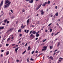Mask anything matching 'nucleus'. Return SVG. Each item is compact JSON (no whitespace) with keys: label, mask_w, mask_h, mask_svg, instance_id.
I'll list each match as a JSON object with an SVG mask.
<instances>
[{"label":"nucleus","mask_w":63,"mask_h":63,"mask_svg":"<svg viewBox=\"0 0 63 63\" xmlns=\"http://www.w3.org/2000/svg\"><path fill=\"white\" fill-rule=\"evenodd\" d=\"M9 4H7L6 5L4 6V9L5 8H7V7H9Z\"/></svg>","instance_id":"obj_1"},{"label":"nucleus","mask_w":63,"mask_h":63,"mask_svg":"<svg viewBox=\"0 0 63 63\" xmlns=\"http://www.w3.org/2000/svg\"><path fill=\"white\" fill-rule=\"evenodd\" d=\"M33 34H31L30 36V38H33L34 37V36H33Z\"/></svg>","instance_id":"obj_2"},{"label":"nucleus","mask_w":63,"mask_h":63,"mask_svg":"<svg viewBox=\"0 0 63 63\" xmlns=\"http://www.w3.org/2000/svg\"><path fill=\"white\" fill-rule=\"evenodd\" d=\"M19 48V47H18L17 48H16L15 49V51H16V52H17V50Z\"/></svg>","instance_id":"obj_3"},{"label":"nucleus","mask_w":63,"mask_h":63,"mask_svg":"<svg viewBox=\"0 0 63 63\" xmlns=\"http://www.w3.org/2000/svg\"><path fill=\"white\" fill-rule=\"evenodd\" d=\"M3 2L4 1L3 0H2L1 1L0 4V6H2V5H3Z\"/></svg>","instance_id":"obj_4"},{"label":"nucleus","mask_w":63,"mask_h":63,"mask_svg":"<svg viewBox=\"0 0 63 63\" xmlns=\"http://www.w3.org/2000/svg\"><path fill=\"white\" fill-rule=\"evenodd\" d=\"M29 3H32L33 2V0H31L29 1Z\"/></svg>","instance_id":"obj_5"},{"label":"nucleus","mask_w":63,"mask_h":63,"mask_svg":"<svg viewBox=\"0 0 63 63\" xmlns=\"http://www.w3.org/2000/svg\"><path fill=\"white\" fill-rule=\"evenodd\" d=\"M9 30L10 32L12 31L13 30V28H10V29H9Z\"/></svg>","instance_id":"obj_6"},{"label":"nucleus","mask_w":63,"mask_h":63,"mask_svg":"<svg viewBox=\"0 0 63 63\" xmlns=\"http://www.w3.org/2000/svg\"><path fill=\"white\" fill-rule=\"evenodd\" d=\"M47 47V46H44L43 47V48H44V49H45L46 50Z\"/></svg>","instance_id":"obj_7"},{"label":"nucleus","mask_w":63,"mask_h":63,"mask_svg":"<svg viewBox=\"0 0 63 63\" xmlns=\"http://www.w3.org/2000/svg\"><path fill=\"white\" fill-rule=\"evenodd\" d=\"M9 1L8 0H6V1L5 2V4H8L9 3Z\"/></svg>","instance_id":"obj_8"},{"label":"nucleus","mask_w":63,"mask_h":63,"mask_svg":"<svg viewBox=\"0 0 63 63\" xmlns=\"http://www.w3.org/2000/svg\"><path fill=\"white\" fill-rule=\"evenodd\" d=\"M49 58H50V59H51V60H53V57H52V56H50L49 57Z\"/></svg>","instance_id":"obj_9"},{"label":"nucleus","mask_w":63,"mask_h":63,"mask_svg":"<svg viewBox=\"0 0 63 63\" xmlns=\"http://www.w3.org/2000/svg\"><path fill=\"white\" fill-rule=\"evenodd\" d=\"M28 50H30L31 49V48H30V47L29 46L28 47Z\"/></svg>","instance_id":"obj_10"},{"label":"nucleus","mask_w":63,"mask_h":63,"mask_svg":"<svg viewBox=\"0 0 63 63\" xmlns=\"http://www.w3.org/2000/svg\"><path fill=\"white\" fill-rule=\"evenodd\" d=\"M8 21V20L7 19H5L4 20V23H6V22H7V21Z\"/></svg>","instance_id":"obj_11"},{"label":"nucleus","mask_w":63,"mask_h":63,"mask_svg":"<svg viewBox=\"0 0 63 63\" xmlns=\"http://www.w3.org/2000/svg\"><path fill=\"white\" fill-rule=\"evenodd\" d=\"M9 54V51H7L6 52V54L7 55H8Z\"/></svg>","instance_id":"obj_12"},{"label":"nucleus","mask_w":63,"mask_h":63,"mask_svg":"<svg viewBox=\"0 0 63 63\" xmlns=\"http://www.w3.org/2000/svg\"><path fill=\"white\" fill-rule=\"evenodd\" d=\"M4 28V27H0V30L1 29H3Z\"/></svg>","instance_id":"obj_13"},{"label":"nucleus","mask_w":63,"mask_h":63,"mask_svg":"<svg viewBox=\"0 0 63 63\" xmlns=\"http://www.w3.org/2000/svg\"><path fill=\"white\" fill-rule=\"evenodd\" d=\"M32 33L33 34H36V32L34 31H33V32H32Z\"/></svg>","instance_id":"obj_14"},{"label":"nucleus","mask_w":63,"mask_h":63,"mask_svg":"<svg viewBox=\"0 0 63 63\" xmlns=\"http://www.w3.org/2000/svg\"><path fill=\"white\" fill-rule=\"evenodd\" d=\"M26 51V50H25L22 53V54H24L25 53V52Z\"/></svg>","instance_id":"obj_15"},{"label":"nucleus","mask_w":63,"mask_h":63,"mask_svg":"<svg viewBox=\"0 0 63 63\" xmlns=\"http://www.w3.org/2000/svg\"><path fill=\"white\" fill-rule=\"evenodd\" d=\"M60 45V42H59L58 43V44L57 45V47H59V46Z\"/></svg>","instance_id":"obj_16"},{"label":"nucleus","mask_w":63,"mask_h":63,"mask_svg":"<svg viewBox=\"0 0 63 63\" xmlns=\"http://www.w3.org/2000/svg\"><path fill=\"white\" fill-rule=\"evenodd\" d=\"M18 32H21V29H19L18 31Z\"/></svg>","instance_id":"obj_17"},{"label":"nucleus","mask_w":63,"mask_h":63,"mask_svg":"<svg viewBox=\"0 0 63 63\" xmlns=\"http://www.w3.org/2000/svg\"><path fill=\"white\" fill-rule=\"evenodd\" d=\"M41 6H42V4H40L38 6V7L39 8H40V7H41Z\"/></svg>","instance_id":"obj_18"},{"label":"nucleus","mask_w":63,"mask_h":63,"mask_svg":"<svg viewBox=\"0 0 63 63\" xmlns=\"http://www.w3.org/2000/svg\"><path fill=\"white\" fill-rule=\"evenodd\" d=\"M40 36V34H37L36 35V37H39Z\"/></svg>","instance_id":"obj_19"},{"label":"nucleus","mask_w":63,"mask_h":63,"mask_svg":"<svg viewBox=\"0 0 63 63\" xmlns=\"http://www.w3.org/2000/svg\"><path fill=\"white\" fill-rule=\"evenodd\" d=\"M15 18V16H12V17L11 18V19H13V18Z\"/></svg>","instance_id":"obj_20"},{"label":"nucleus","mask_w":63,"mask_h":63,"mask_svg":"<svg viewBox=\"0 0 63 63\" xmlns=\"http://www.w3.org/2000/svg\"><path fill=\"white\" fill-rule=\"evenodd\" d=\"M58 13H56L55 15L56 16H58Z\"/></svg>","instance_id":"obj_21"},{"label":"nucleus","mask_w":63,"mask_h":63,"mask_svg":"<svg viewBox=\"0 0 63 63\" xmlns=\"http://www.w3.org/2000/svg\"><path fill=\"white\" fill-rule=\"evenodd\" d=\"M46 50V49H44V48H43L42 50V51H45V50Z\"/></svg>","instance_id":"obj_22"},{"label":"nucleus","mask_w":63,"mask_h":63,"mask_svg":"<svg viewBox=\"0 0 63 63\" xmlns=\"http://www.w3.org/2000/svg\"><path fill=\"white\" fill-rule=\"evenodd\" d=\"M30 27H33V26H34V25H32L30 26Z\"/></svg>","instance_id":"obj_23"},{"label":"nucleus","mask_w":63,"mask_h":63,"mask_svg":"<svg viewBox=\"0 0 63 63\" xmlns=\"http://www.w3.org/2000/svg\"><path fill=\"white\" fill-rule=\"evenodd\" d=\"M50 49H52L53 48V47L52 46H51L50 47Z\"/></svg>","instance_id":"obj_24"},{"label":"nucleus","mask_w":63,"mask_h":63,"mask_svg":"<svg viewBox=\"0 0 63 63\" xmlns=\"http://www.w3.org/2000/svg\"><path fill=\"white\" fill-rule=\"evenodd\" d=\"M29 19H28V20H27V23H29Z\"/></svg>","instance_id":"obj_25"},{"label":"nucleus","mask_w":63,"mask_h":63,"mask_svg":"<svg viewBox=\"0 0 63 63\" xmlns=\"http://www.w3.org/2000/svg\"><path fill=\"white\" fill-rule=\"evenodd\" d=\"M10 30H9V29L7 31V32H6V33H8V32H10Z\"/></svg>","instance_id":"obj_26"},{"label":"nucleus","mask_w":63,"mask_h":63,"mask_svg":"<svg viewBox=\"0 0 63 63\" xmlns=\"http://www.w3.org/2000/svg\"><path fill=\"white\" fill-rule=\"evenodd\" d=\"M52 31V29H50V32H51Z\"/></svg>","instance_id":"obj_27"},{"label":"nucleus","mask_w":63,"mask_h":63,"mask_svg":"<svg viewBox=\"0 0 63 63\" xmlns=\"http://www.w3.org/2000/svg\"><path fill=\"white\" fill-rule=\"evenodd\" d=\"M10 40V38H9L7 39V41H9Z\"/></svg>","instance_id":"obj_28"},{"label":"nucleus","mask_w":63,"mask_h":63,"mask_svg":"<svg viewBox=\"0 0 63 63\" xmlns=\"http://www.w3.org/2000/svg\"><path fill=\"white\" fill-rule=\"evenodd\" d=\"M29 58H28L27 59V62H29Z\"/></svg>","instance_id":"obj_29"},{"label":"nucleus","mask_w":63,"mask_h":63,"mask_svg":"<svg viewBox=\"0 0 63 63\" xmlns=\"http://www.w3.org/2000/svg\"><path fill=\"white\" fill-rule=\"evenodd\" d=\"M44 12H41V15H44Z\"/></svg>","instance_id":"obj_30"},{"label":"nucleus","mask_w":63,"mask_h":63,"mask_svg":"<svg viewBox=\"0 0 63 63\" xmlns=\"http://www.w3.org/2000/svg\"><path fill=\"white\" fill-rule=\"evenodd\" d=\"M29 32V30H27V32H26V33H28Z\"/></svg>","instance_id":"obj_31"},{"label":"nucleus","mask_w":63,"mask_h":63,"mask_svg":"<svg viewBox=\"0 0 63 63\" xmlns=\"http://www.w3.org/2000/svg\"><path fill=\"white\" fill-rule=\"evenodd\" d=\"M42 6H46V5L45 4H44L43 3V4H42Z\"/></svg>","instance_id":"obj_32"},{"label":"nucleus","mask_w":63,"mask_h":63,"mask_svg":"<svg viewBox=\"0 0 63 63\" xmlns=\"http://www.w3.org/2000/svg\"><path fill=\"white\" fill-rule=\"evenodd\" d=\"M52 24V23L50 24H49V25H48V26H50V25H51Z\"/></svg>","instance_id":"obj_33"},{"label":"nucleus","mask_w":63,"mask_h":63,"mask_svg":"<svg viewBox=\"0 0 63 63\" xmlns=\"http://www.w3.org/2000/svg\"><path fill=\"white\" fill-rule=\"evenodd\" d=\"M33 31H31L30 33V34H31V33H32V32Z\"/></svg>","instance_id":"obj_34"},{"label":"nucleus","mask_w":63,"mask_h":63,"mask_svg":"<svg viewBox=\"0 0 63 63\" xmlns=\"http://www.w3.org/2000/svg\"><path fill=\"white\" fill-rule=\"evenodd\" d=\"M34 51H32V54H33V53H34Z\"/></svg>","instance_id":"obj_35"},{"label":"nucleus","mask_w":63,"mask_h":63,"mask_svg":"<svg viewBox=\"0 0 63 63\" xmlns=\"http://www.w3.org/2000/svg\"><path fill=\"white\" fill-rule=\"evenodd\" d=\"M46 40H47L46 39H45L43 41V42H45V41H46Z\"/></svg>","instance_id":"obj_36"},{"label":"nucleus","mask_w":63,"mask_h":63,"mask_svg":"<svg viewBox=\"0 0 63 63\" xmlns=\"http://www.w3.org/2000/svg\"><path fill=\"white\" fill-rule=\"evenodd\" d=\"M39 9V8L38 7H37V8H36V10H38V9Z\"/></svg>","instance_id":"obj_37"},{"label":"nucleus","mask_w":63,"mask_h":63,"mask_svg":"<svg viewBox=\"0 0 63 63\" xmlns=\"http://www.w3.org/2000/svg\"><path fill=\"white\" fill-rule=\"evenodd\" d=\"M30 60H32V61H33V60H34V59L32 58H31Z\"/></svg>","instance_id":"obj_38"},{"label":"nucleus","mask_w":63,"mask_h":63,"mask_svg":"<svg viewBox=\"0 0 63 63\" xmlns=\"http://www.w3.org/2000/svg\"><path fill=\"white\" fill-rule=\"evenodd\" d=\"M22 34H20L19 35V36L20 37H21V36H22Z\"/></svg>","instance_id":"obj_39"},{"label":"nucleus","mask_w":63,"mask_h":63,"mask_svg":"<svg viewBox=\"0 0 63 63\" xmlns=\"http://www.w3.org/2000/svg\"><path fill=\"white\" fill-rule=\"evenodd\" d=\"M10 22L9 21H8L7 22V24H8V23H9Z\"/></svg>","instance_id":"obj_40"},{"label":"nucleus","mask_w":63,"mask_h":63,"mask_svg":"<svg viewBox=\"0 0 63 63\" xmlns=\"http://www.w3.org/2000/svg\"><path fill=\"white\" fill-rule=\"evenodd\" d=\"M40 12H41V13H42V12H43V10H41L40 11Z\"/></svg>","instance_id":"obj_41"},{"label":"nucleus","mask_w":63,"mask_h":63,"mask_svg":"<svg viewBox=\"0 0 63 63\" xmlns=\"http://www.w3.org/2000/svg\"><path fill=\"white\" fill-rule=\"evenodd\" d=\"M48 4H50V1H48Z\"/></svg>","instance_id":"obj_42"},{"label":"nucleus","mask_w":63,"mask_h":63,"mask_svg":"<svg viewBox=\"0 0 63 63\" xmlns=\"http://www.w3.org/2000/svg\"><path fill=\"white\" fill-rule=\"evenodd\" d=\"M38 39H39V38H35V40H38Z\"/></svg>","instance_id":"obj_43"},{"label":"nucleus","mask_w":63,"mask_h":63,"mask_svg":"<svg viewBox=\"0 0 63 63\" xmlns=\"http://www.w3.org/2000/svg\"><path fill=\"white\" fill-rule=\"evenodd\" d=\"M18 21H16V24H17V23H18Z\"/></svg>","instance_id":"obj_44"},{"label":"nucleus","mask_w":63,"mask_h":63,"mask_svg":"<svg viewBox=\"0 0 63 63\" xmlns=\"http://www.w3.org/2000/svg\"><path fill=\"white\" fill-rule=\"evenodd\" d=\"M11 12L12 13H13V10H11Z\"/></svg>","instance_id":"obj_45"},{"label":"nucleus","mask_w":63,"mask_h":63,"mask_svg":"<svg viewBox=\"0 0 63 63\" xmlns=\"http://www.w3.org/2000/svg\"><path fill=\"white\" fill-rule=\"evenodd\" d=\"M6 46L7 47H8V46H9V44H6Z\"/></svg>","instance_id":"obj_46"},{"label":"nucleus","mask_w":63,"mask_h":63,"mask_svg":"<svg viewBox=\"0 0 63 63\" xmlns=\"http://www.w3.org/2000/svg\"><path fill=\"white\" fill-rule=\"evenodd\" d=\"M39 56H39V55H38V56L37 57L35 58V59H37V58L38 57H39Z\"/></svg>","instance_id":"obj_47"},{"label":"nucleus","mask_w":63,"mask_h":63,"mask_svg":"<svg viewBox=\"0 0 63 63\" xmlns=\"http://www.w3.org/2000/svg\"><path fill=\"white\" fill-rule=\"evenodd\" d=\"M55 9H57V6H55Z\"/></svg>","instance_id":"obj_48"},{"label":"nucleus","mask_w":63,"mask_h":63,"mask_svg":"<svg viewBox=\"0 0 63 63\" xmlns=\"http://www.w3.org/2000/svg\"><path fill=\"white\" fill-rule=\"evenodd\" d=\"M47 2H45V5H47Z\"/></svg>","instance_id":"obj_49"},{"label":"nucleus","mask_w":63,"mask_h":63,"mask_svg":"<svg viewBox=\"0 0 63 63\" xmlns=\"http://www.w3.org/2000/svg\"><path fill=\"white\" fill-rule=\"evenodd\" d=\"M59 52H60V51H57V53H59Z\"/></svg>","instance_id":"obj_50"},{"label":"nucleus","mask_w":63,"mask_h":63,"mask_svg":"<svg viewBox=\"0 0 63 63\" xmlns=\"http://www.w3.org/2000/svg\"><path fill=\"white\" fill-rule=\"evenodd\" d=\"M54 33H52L51 34V35L52 36H53V34H54Z\"/></svg>","instance_id":"obj_51"},{"label":"nucleus","mask_w":63,"mask_h":63,"mask_svg":"<svg viewBox=\"0 0 63 63\" xmlns=\"http://www.w3.org/2000/svg\"><path fill=\"white\" fill-rule=\"evenodd\" d=\"M11 3V2H8V5H9V4H10V3Z\"/></svg>","instance_id":"obj_52"},{"label":"nucleus","mask_w":63,"mask_h":63,"mask_svg":"<svg viewBox=\"0 0 63 63\" xmlns=\"http://www.w3.org/2000/svg\"><path fill=\"white\" fill-rule=\"evenodd\" d=\"M59 59H61V60H62V59H63V58H59Z\"/></svg>","instance_id":"obj_53"},{"label":"nucleus","mask_w":63,"mask_h":63,"mask_svg":"<svg viewBox=\"0 0 63 63\" xmlns=\"http://www.w3.org/2000/svg\"><path fill=\"white\" fill-rule=\"evenodd\" d=\"M27 46V43H26V44L25 45V47H26V46Z\"/></svg>","instance_id":"obj_54"},{"label":"nucleus","mask_w":63,"mask_h":63,"mask_svg":"<svg viewBox=\"0 0 63 63\" xmlns=\"http://www.w3.org/2000/svg\"><path fill=\"white\" fill-rule=\"evenodd\" d=\"M25 11V10H23L22 11V12L23 13V12H24Z\"/></svg>","instance_id":"obj_55"},{"label":"nucleus","mask_w":63,"mask_h":63,"mask_svg":"<svg viewBox=\"0 0 63 63\" xmlns=\"http://www.w3.org/2000/svg\"><path fill=\"white\" fill-rule=\"evenodd\" d=\"M42 54L43 53H41L39 55V56H40V55H42Z\"/></svg>","instance_id":"obj_56"},{"label":"nucleus","mask_w":63,"mask_h":63,"mask_svg":"<svg viewBox=\"0 0 63 63\" xmlns=\"http://www.w3.org/2000/svg\"><path fill=\"white\" fill-rule=\"evenodd\" d=\"M60 19H59L58 20V21H60Z\"/></svg>","instance_id":"obj_57"},{"label":"nucleus","mask_w":63,"mask_h":63,"mask_svg":"<svg viewBox=\"0 0 63 63\" xmlns=\"http://www.w3.org/2000/svg\"><path fill=\"white\" fill-rule=\"evenodd\" d=\"M0 56L1 57H3V55H2V54H1V55H0Z\"/></svg>","instance_id":"obj_58"},{"label":"nucleus","mask_w":63,"mask_h":63,"mask_svg":"<svg viewBox=\"0 0 63 63\" xmlns=\"http://www.w3.org/2000/svg\"><path fill=\"white\" fill-rule=\"evenodd\" d=\"M25 26L24 25L23 27H22V28L23 29V28H24L25 27Z\"/></svg>","instance_id":"obj_59"},{"label":"nucleus","mask_w":63,"mask_h":63,"mask_svg":"<svg viewBox=\"0 0 63 63\" xmlns=\"http://www.w3.org/2000/svg\"><path fill=\"white\" fill-rule=\"evenodd\" d=\"M35 53H38V51L37 50L35 51Z\"/></svg>","instance_id":"obj_60"},{"label":"nucleus","mask_w":63,"mask_h":63,"mask_svg":"<svg viewBox=\"0 0 63 63\" xmlns=\"http://www.w3.org/2000/svg\"><path fill=\"white\" fill-rule=\"evenodd\" d=\"M24 44H25V43H22V44L23 45H24Z\"/></svg>","instance_id":"obj_61"},{"label":"nucleus","mask_w":63,"mask_h":63,"mask_svg":"<svg viewBox=\"0 0 63 63\" xmlns=\"http://www.w3.org/2000/svg\"><path fill=\"white\" fill-rule=\"evenodd\" d=\"M46 32H47V30H46L45 31Z\"/></svg>","instance_id":"obj_62"},{"label":"nucleus","mask_w":63,"mask_h":63,"mask_svg":"<svg viewBox=\"0 0 63 63\" xmlns=\"http://www.w3.org/2000/svg\"><path fill=\"white\" fill-rule=\"evenodd\" d=\"M1 52H4V50H1Z\"/></svg>","instance_id":"obj_63"},{"label":"nucleus","mask_w":63,"mask_h":63,"mask_svg":"<svg viewBox=\"0 0 63 63\" xmlns=\"http://www.w3.org/2000/svg\"><path fill=\"white\" fill-rule=\"evenodd\" d=\"M56 25H57V26H58L59 25V24H58V23H57L56 24Z\"/></svg>","instance_id":"obj_64"}]
</instances>
